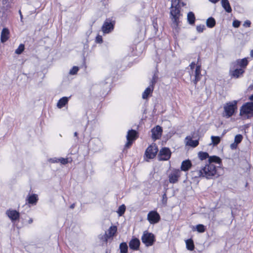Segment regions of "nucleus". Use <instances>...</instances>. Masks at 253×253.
I'll return each mask as SVG.
<instances>
[{
  "instance_id": "f704fd0d",
  "label": "nucleus",
  "mask_w": 253,
  "mask_h": 253,
  "mask_svg": "<svg viewBox=\"0 0 253 253\" xmlns=\"http://www.w3.org/2000/svg\"><path fill=\"white\" fill-rule=\"evenodd\" d=\"M126 211V206L124 205H122L119 207L118 210V213L120 216L122 215Z\"/></svg>"
},
{
  "instance_id": "f03ea898",
  "label": "nucleus",
  "mask_w": 253,
  "mask_h": 253,
  "mask_svg": "<svg viewBox=\"0 0 253 253\" xmlns=\"http://www.w3.org/2000/svg\"><path fill=\"white\" fill-rule=\"evenodd\" d=\"M202 169L203 177L207 179H211L213 177H217L220 175L218 171L219 168L216 167L213 164H207Z\"/></svg>"
},
{
  "instance_id": "13d9d810",
  "label": "nucleus",
  "mask_w": 253,
  "mask_h": 253,
  "mask_svg": "<svg viewBox=\"0 0 253 253\" xmlns=\"http://www.w3.org/2000/svg\"><path fill=\"white\" fill-rule=\"evenodd\" d=\"M165 197H166V194H164L163 195V199L165 198Z\"/></svg>"
},
{
  "instance_id": "2f4dec72",
  "label": "nucleus",
  "mask_w": 253,
  "mask_h": 253,
  "mask_svg": "<svg viewBox=\"0 0 253 253\" xmlns=\"http://www.w3.org/2000/svg\"><path fill=\"white\" fill-rule=\"evenodd\" d=\"M198 156L201 160H205L207 158L209 159V155L208 153L204 152H200L198 153Z\"/></svg>"
},
{
  "instance_id": "3c124183",
  "label": "nucleus",
  "mask_w": 253,
  "mask_h": 253,
  "mask_svg": "<svg viewBox=\"0 0 253 253\" xmlns=\"http://www.w3.org/2000/svg\"><path fill=\"white\" fill-rule=\"evenodd\" d=\"M209 0L211 1V2H212V3H216L218 1H219V0Z\"/></svg>"
},
{
  "instance_id": "9d476101",
  "label": "nucleus",
  "mask_w": 253,
  "mask_h": 253,
  "mask_svg": "<svg viewBox=\"0 0 253 253\" xmlns=\"http://www.w3.org/2000/svg\"><path fill=\"white\" fill-rule=\"evenodd\" d=\"M114 21H111L109 19H106L102 26V32L105 34L110 33L114 29Z\"/></svg>"
},
{
  "instance_id": "8fccbe9b",
  "label": "nucleus",
  "mask_w": 253,
  "mask_h": 253,
  "mask_svg": "<svg viewBox=\"0 0 253 253\" xmlns=\"http://www.w3.org/2000/svg\"><path fill=\"white\" fill-rule=\"evenodd\" d=\"M75 204H74H74H72V205L70 206V208L71 209H73L75 208Z\"/></svg>"
},
{
  "instance_id": "de8ad7c7",
  "label": "nucleus",
  "mask_w": 253,
  "mask_h": 253,
  "mask_svg": "<svg viewBox=\"0 0 253 253\" xmlns=\"http://www.w3.org/2000/svg\"><path fill=\"white\" fill-rule=\"evenodd\" d=\"M50 162H51V163H57V162H58V159H51L50 160Z\"/></svg>"
},
{
  "instance_id": "4d7b16f0",
  "label": "nucleus",
  "mask_w": 253,
  "mask_h": 253,
  "mask_svg": "<svg viewBox=\"0 0 253 253\" xmlns=\"http://www.w3.org/2000/svg\"><path fill=\"white\" fill-rule=\"evenodd\" d=\"M78 132H75L74 133V136H75V137H77V138H78Z\"/></svg>"
},
{
  "instance_id": "6ab92c4d",
  "label": "nucleus",
  "mask_w": 253,
  "mask_h": 253,
  "mask_svg": "<svg viewBox=\"0 0 253 253\" xmlns=\"http://www.w3.org/2000/svg\"><path fill=\"white\" fill-rule=\"evenodd\" d=\"M186 145L195 147L199 144V141L197 140H193L190 136H187L186 137Z\"/></svg>"
},
{
  "instance_id": "0eeeda50",
  "label": "nucleus",
  "mask_w": 253,
  "mask_h": 253,
  "mask_svg": "<svg viewBox=\"0 0 253 253\" xmlns=\"http://www.w3.org/2000/svg\"><path fill=\"white\" fill-rule=\"evenodd\" d=\"M141 240L146 246H150L153 244L155 241V237L152 233L144 232Z\"/></svg>"
},
{
  "instance_id": "c03bdc74",
  "label": "nucleus",
  "mask_w": 253,
  "mask_h": 253,
  "mask_svg": "<svg viewBox=\"0 0 253 253\" xmlns=\"http://www.w3.org/2000/svg\"><path fill=\"white\" fill-rule=\"evenodd\" d=\"M96 42L98 43H102L103 42L102 37L98 35L96 38Z\"/></svg>"
},
{
  "instance_id": "39448f33",
  "label": "nucleus",
  "mask_w": 253,
  "mask_h": 253,
  "mask_svg": "<svg viewBox=\"0 0 253 253\" xmlns=\"http://www.w3.org/2000/svg\"><path fill=\"white\" fill-rule=\"evenodd\" d=\"M240 115L247 116V118L253 116V102H248L243 105L240 109Z\"/></svg>"
},
{
  "instance_id": "a878e982",
  "label": "nucleus",
  "mask_w": 253,
  "mask_h": 253,
  "mask_svg": "<svg viewBox=\"0 0 253 253\" xmlns=\"http://www.w3.org/2000/svg\"><path fill=\"white\" fill-rule=\"evenodd\" d=\"M154 87L153 86H149L148 87L142 94V98L143 99H147L149 95L152 92Z\"/></svg>"
},
{
  "instance_id": "5fc2aeb1",
  "label": "nucleus",
  "mask_w": 253,
  "mask_h": 253,
  "mask_svg": "<svg viewBox=\"0 0 253 253\" xmlns=\"http://www.w3.org/2000/svg\"><path fill=\"white\" fill-rule=\"evenodd\" d=\"M33 222V219L32 218H30L29 220H28V223L29 224H31Z\"/></svg>"
},
{
  "instance_id": "603ef678",
  "label": "nucleus",
  "mask_w": 253,
  "mask_h": 253,
  "mask_svg": "<svg viewBox=\"0 0 253 253\" xmlns=\"http://www.w3.org/2000/svg\"><path fill=\"white\" fill-rule=\"evenodd\" d=\"M19 14H20V18H21V20H22V18H23V16H22V13H21V12L20 10L19 11Z\"/></svg>"
},
{
  "instance_id": "72a5a7b5",
  "label": "nucleus",
  "mask_w": 253,
  "mask_h": 253,
  "mask_svg": "<svg viewBox=\"0 0 253 253\" xmlns=\"http://www.w3.org/2000/svg\"><path fill=\"white\" fill-rule=\"evenodd\" d=\"M99 239L103 242L107 243L108 240L109 239L107 235V232H105L104 234H100L98 236Z\"/></svg>"
},
{
  "instance_id": "1a4fd4ad",
  "label": "nucleus",
  "mask_w": 253,
  "mask_h": 253,
  "mask_svg": "<svg viewBox=\"0 0 253 253\" xmlns=\"http://www.w3.org/2000/svg\"><path fill=\"white\" fill-rule=\"evenodd\" d=\"M158 151V149L156 144H152L147 148L145 155L148 159H153L156 156Z\"/></svg>"
},
{
  "instance_id": "c85d7f7f",
  "label": "nucleus",
  "mask_w": 253,
  "mask_h": 253,
  "mask_svg": "<svg viewBox=\"0 0 253 253\" xmlns=\"http://www.w3.org/2000/svg\"><path fill=\"white\" fill-rule=\"evenodd\" d=\"M187 19L190 24H193L195 23V17L192 12H189L187 15Z\"/></svg>"
},
{
  "instance_id": "ddd939ff",
  "label": "nucleus",
  "mask_w": 253,
  "mask_h": 253,
  "mask_svg": "<svg viewBox=\"0 0 253 253\" xmlns=\"http://www.w3.org/2000/svg\"><path fill=\"white\" fill-rule=\"evenodd\" d=\"M181 172L179 169H174L169 174V181L171 183H176L179 177L180 176Z\"/></svg>"
},
{
  "instance_id": "a19ab883",
  "label": "nucleus",
  "mask_w": 253,
  "mask_h": 253,
  "mask_svg": "<svg viewBox=\"0 0 253 253\" xmlns=\"http://www.w3.org/2000/svg\"><path fill=\"white\" fill-rule=\"evenodd\" d=\"M158 76L156 74L154 75L153 76L152 79L151 80V84H152L150 86H153L154 87V84L157 82V81L158 80Z\"/></svg>"
},
{
  "instance_id": "c9c22d12",
  "label": "nucleus",
  "mask_w": 253,
  "mask_h": 253,
  "mask_svg": "<svg viewBox=\"0 0 253 253\" xmlns=\"http://www.w3.org/2000/svg\"><path fill=\"white\" fill-rule=\"evenodd\" d=\"M24 49V45L23 44H20L18 48L16 49L15 52L16 54H20Z\"/></svg>"
},
{
  "instance_id": "4468645a",
  "label": "nucleus",
  "mask_w": 253,
  "mask_h": 253,
  "mask_svg": "<svg viewBox=\"0 0 253 253\" xmlns=\"http://www.w3.org/2000/svg\"><path fill=\"white\" fill-rule=\"evenodd\" d=\"M162 128L159 126H157L154 127L151 130L152 138L154 140L159 139L162 135Z\"/></svg>"
},
{
  "instance_id": "423d86ee",
  "label": "nucleus",
  "mask_w": 253,
  "mask_h": 253,
  "mask_svg": "<svg viewBox=\"0 0 253 253\" xmlns=\"http://www.w3.org/2000/svg\"><path fill=\"white\" fill-rule=\"evenodd\" d=\"M127 142L125 145V148H129L134 140L137 138V132L134 129L129 130L126 135Z\"/></svg>"
},
{
  "instance_id": "6e6d98bb",
  "label": "nucleus",
  "mask_w": 253,
  "mask_h": 253,
  "mask_svg": "<svg viewBox=\"0 0 253 253\" xmlns=\"http://www.w3.org/2000/svg\"><path fill=\"white\" fill-rule=\"evenodd\" d=\"M249 98L251 100L253 101V94L251 96H250Z\"/></svg>"
},
{
  "instance_id": "f257e3e1",
  "label": "nucleus",
  "mask_w": 253,
  "mask_h": 253,
  "mask_svg": "<svg viewBox=\"0 0 253 253\" xmlns=\"http://www.w3.org/2000/svg\"><path fill=\"white\" fill-rule=\"evenodd\" d=\"M180 0H172L170 14L172 21V26L175 28L178 26L179 22V17L180 16Z\"/></svg>"
},
{
  "instance_id": "aec40b11",
  "label": "nucleus",
  "mask_w": 253,
  "mask_h": 253,
  "mask_svg": "<svg viewBox=\"0 0 253 253\" xmlns=\"http://www.w3.org/2000/svg\"><path fill=\"white\" fill-rule=\"evenodd\" d=\"M191 162L189 160H185L182 162L181 169L183 171L188 170L191 167Z\"/></svg>"
},
{
  "instance_id": "6e6552de",
  "label": "nucleus",
  "mask_w": 253,
  "mask_h": 253,
  "mask_svg": "<svg viewBox=\"0 0 253 253\" xmlns=\"http://www.w3.org/2000/svg\"><path fill=\"white\" fill-rule=\"evenodd\" d=\"M171 152L169 148L167 147L163 148L160 150L158 154V159L160 161H167L171 156Z\"/></svg>"
},
{
  "instance_id": "f3484780",
  "label": "nucleus",
  "mask_w": 253,
  "mask_h": 253,
  "mask_svg": "<svg viewBox=\"0 0 253 253\" xmlns=\"http://www.w3.org/2000/svg\"><path fill=\"white\" fill-rule=\"evenodd\" d=\"M208 161L209 164H213V163H215L217 164H218L219 166L217 167L220 169L222 162L221 160L219 157L216 156H210L209 157Z\"/></svg>"
},
{
  "instance_id": "7c9ffc66",
  "label": "nucleus",
  "mask_w": 253,
  "mask_h": 253,
  "mask_svg": "<svg viewBox=\"0 0 253 253\" xmlns=\"http://www.w3.org/2000/svg\"><path fill=\"white\" fill-rule=\"evenodd\" d=\"M186 247L188 250L193 251L194 249V245L193 241L191 239L186 241Z\"/></svg>"
},
{
  "instance_id": "2eb2a0df",
  "label": "nucleus",
  "mask_w": 253,
  "mask_h": 253,
  "mask_svg": "<svg viewBox=\"0 0 253 253\" xmlns=\"http://www.w3.org/2000/svg\"><path fill=\"white\" fill-rule=\"evenodd\" d=\"M6 214L12 221H15L19 219L20 213L16 210H8L6 211Z\"/></svg>"
},
{
  "instance_id": "4c0bfd02",
  "label": "nucleus",
  "mask_w": 253,
  "mask_h": 253,
  "mask_svg": "<svg viewBox=\"0 0 253 253\" xmlns=\"http://www.w3.org/2000/svg\"><path fill=\"white\" fill-rule=\"evenodd\" d=\"M243 139V136L241 134H237L235 136L234 142L238 144H239Z\"/></svg>"
},
{
  "instance_id": "58836bf2",
  "label": "nucleus",
  "mask_w": 253,
  "mask_h": 253,
  "mask_svg": "<svg viewBox=\"0 0 253 253\" xmlns=\"http://www.w3.org/2000/svg\"><path fill=\"white\" fill-rule=\"evenodd\" d=\"M197 230L200 233H203L205 231V226L203 224H198L196 226Z\"/></svg>"
},
{
  "instance_id": "cd10ccee",
  "label": "nucleus",
  "mask_w": 253,
  "mask_h": 253,
  "mask_svg": "<svg viewBox=\"0 0 253 253\" xmlns=\"http://www.w3.org/2000/svg\"><path fill=\"white\" fill-rule=\"evenodd\" d=\"M207 26L209 28H212L215 25V20L212 17L209 18L206 21Z\"/></svg>"
},
{
  "instance_id": "5701e85b",
  "label": "nucleus",
  "mask_w": 253,
  "mask_h": 253,
  "mask_svg": "<svg viewBox=\"0 0 253 253\" xmlns=\"http://www.w3.org/2000/svg\"><path fill=\"white\" fill-rule=\"evenodd\" d=\"M9 33V31L7 29H3L1 33V41L2 42H6L8 40Z\"/></svg>"
},
{
  "instance_id": "ea45409f",
  "label": "nucleus",
  "mask_w": 253,
  "mask_h": 253,
  "mask_svg": "<svg viewBox=\"0 0 253 253\" xmlns=\"http://www.w3.org/2000/svg\"><path fill=\"white\" fill-rule=\"evenodd\" d=\"M196 29L198 32L201 33L205 29V26L204 25H200L197 26Z\"/></svg>"
},
{
  "instance_id": "20e7f679",
  "label": "nucleus",
  "mask_w": 253,
  "mask_h": 253,
  "mask_svg": "<svg viewBox=\"0 0 253 253\" xmlns=\"http://www.w3.org/2000/svg\"><path fill=\"white\" fill-rule=\"evenodd\" d=\"M237 101L236 100L226 103L223 107V116L229 118L233 115L237 109Z\"/></svg>"
},
{
  "instance_id": "473e14b6",
  "label": "nucleus",
  "mask_w": 253,
  "mask_h": 253,
  "mask_svg": "<svg viewBox=\"0 0 253 253\" xmlns=\"http://www.w3.org/2000/svg\"><path fill=\"white\" fill-rule=\"evenodd\" d=\"M211 139L213 145H217L220 141V137L219 136H211Z\"/></svg>"
},
{
  "instance_id": "7ed1b4c3",
  "label": "nucleus",
  "mask_w": 253,
  "mask_h": 253,
  "mask_svg": "<svg viewBox=\"0 0 253 253\" xmlns=\"http://www.w3.org/2000/svg\"><path fill=\"white\" fill-rule=\"evenodd\" d=\"M195 66L194 62H192L190 65L191 71L189 72L190 76V79L192 82H193L194 85L196 86L197 83L201 79V66L200 65L196 66V69L194 70V68Z\"/></svg>"
},
{
  "instance_id": "b1692460",
  "label": "nucleus",
  "mask_w": 253,
  "mask_h": 253,
  "mask_svg": "<svg viewBox=\"0 0 253 253\" xmlns=\"http://www.w3.org/2000/svg\"><path fill=\"white\" fill-rule=\"evenodd\" d=\"M117 232V227L115 226H111L107 232V235L108 238H110L114 236Z\"/></svg>"
},
{
  "instance_id": "c756f323",
  "label": "nucleus",
  "mask_w": 253,
  "mask_h": 253,
  "mask_svg": "<svg viewBox=\"0 0 253 253\" xmlns=\"http://www.w3.org/2000/svg\"><path fill=\"white\" fill-rule=\"evenodd\" d=\"M121 253H127L128 247L126 243H122L120 245Z\"/></svg>"
},
{
  "instance_id": "bb28decb",
  "label": "nucleus",
  "mask_w": 253,
  "mask_h": 253,
  "mask_svg": "<svg viewBox=\"0 0 253 253\" xmlns=\"http://www.w3.org/2000/svg\"><path fill=\"white\" fill-rule=\"evenodd\" d=\"M192 176L194 178H198L200 177H203V173L202 172V169L193 170L191 171Z\"/></svg>"
},
{
  "instance_id": "a211bd4d",
  "label": "nucleus",
  "mask_w": 253,
  "mask_h": 253,
  "mask_svg": "<svg viewBox=\"0 0 253 253\" xmlns=\"http://www.w3.org/2000/svg\"><path fill=\"white\" fill-rule=\"evenodd\" d=\"M221 3L222 6L227 12L230 13L232 11L228 0H221Z\"/></svg>"
},
{
  "instance_id": "79ce46f5",
  "label": "nucleus",
  "mask_w": 253,
  "mask_h": 253,
  "mask_svg": "<svg viewBox=\"0 0 253 253\" xmlns=\"http://www.w3.org/2000/svg\"><path fill=\"white\" fill-rule=\"evenodd\" d=\"M60 162L61 164L65 165L68 163V159L61 158L58 159V162Z\"/></svg>"
},
{
  "instance_id": "4be33fe9",
  "label": "nucleus",
  "mask_w": 253,
  "mask_h": 253,
  "mask_svg": "<svg viewBox=\"0 0 253 253\" xmlns=\"http://www.w3.org/2000/svg\"><path fill=\"white\" fill-rule=\"evenodd\" d=\"M69 97H63L59 99L57 104V106L58 108H62L68 102Z\"/></svg>"
},
{
  "instance_id": "864d4df0",
  "label": "nucleus",
  "mask_w": 253,
  "mask_h": 253,
  "mask_svg": "<svg viewBox=\"0 0 253 253\" xmlns=\"http://www.w3.org/2000/svg\"><path fill=\"white\" fill-rule=\"evenodd\" d=\"M250 55L252 58H253V49L251 51Z\"/></svg>"
},
{
  "instance_id": "dca6fc26",
  "label": "nucleus",
  "mask_w": 253,
  "mask_h": 253,
  "mask_svg": "<svg viewBox=\"0 0 253 253\" xmlns=\"http://www.w3.org/2000/svg\"><path fill=\"white\" fill-rule=\"evenodd\" d=\"M140 246V241L137 238L132 239L129 243L130 249L133 250H138Z\"/></svg>"
},
{
  "instance_id": "49530a36",
  "label": "nucleus",
  "mask_w": 253,
  "mask_h": 253,
  "mask_svg": "<svg viewBox=\"0 0 253 253\" xmlns=\"http://www.w3.org/2000/svg\"><path fill=\"white\" fill-rule=\"evenodd\" d=\"M237 145L238 144L237 143H236L235 142L231 144L230 145V148L232 149H235L236 148H237Z\"/></svg>"
},
{
  "instance_id": "09e8293b",
  "label": "nucleus",
  "mask_w": 253,
  "mask_h": 253,
  "mask_svg": "<svg viewBox=\"0 0 253 253\" xmlns=\"http://www.w3.org/2000/svg\"><path fill=\"white\" fill-rule=\"evenodd\" d=\"M180 7L181 6H183L185 5V4L183 2L181 1V0H180Z\"/></svg>"
},
{
  "instance_id": "e433bc0d",
  "label": "nucleus",
  "mask_w": 253,
  "mask_h": 253,
  "mask_svg": "<svg viewBox=\"0 0 253 253\" xmlns=\"http://www.w3.org/2000/svg\"><path fill=\"white\" fill-rule=\"evenodd\" d=\"M79 68L77 66H74L70 71L69 74L71 75H76L78 72Z\"/></svg>"
},
{
  "instance_id": "f8f14e48",
  "label": "nucleus",
  "mask_w": 253,
  "mask_h": 253,
  "mask_svg": "<svg viewBox=\"0 0 253 253\" xmlns=\"http://www.w3.org/2000/svg\"><path fill=\"white\" fill-rule=\"evenodd\" d=\"M233 67L231 68L229 71V74L232 78L235 79L238 78L244 73V70L243 69H235V63H233Z\"/></svg>"
},
{
  "instance_id": "393cba45",
  "label": "nucleus",
  "mask_w": 253,
  "mask_h": 253,
  "mask_svg": "<svg viewBox=\"0 0 253 253\" xmlns=\"http://www.w3.org/2000/svg\"><path fill=\"white\" fill-rule=\"evenodd\" d=\"M236 64V63H235ZM248 64V61L247 58H244L241 60H238L236 61V64L240 66L242 68H245Z\"/></svg>"
},
{
  "instance_id": "a18cd8bd",
  "label": "nucleus",
  "mask_w": 253,
  "mask_h": 253,
  "mask_svg": "<svg viewBox=\"0 0 253 253\" xmlns=\"http://www.w3.org/2000/svg\"><path fill=\"white\" fill-rule=\"evenodd\" d=\"M251 22L249 20H246L243 24V26L246 27H250L251 26Z\"/></svg>"
},
{
  "instance_id": "412c9836",
  "label": "nucleus",
  "mask_w": 253,
  "mask_h": 253,
  "mask_svg": "<svg viewBox=\"0 0 253 253\" xmlns=\"http://www.w3.org/2000/svg\"><path fill=\"white\" fill-rule=\"evenodd\" d=\"M27 200L29 204L36 205L38 200V195L36 194L29 195L27 197Z\"/></svg>"
},
{
  "instance_id": "37998d69",
  "label": "nucleus",
  "mask_w": 253,
  "mask_h": 253,
  "mask_svg": "<svg viewBox=\"0 0 253 253\" xmlns=\"http://www.w3.org/2000/svg\"><path fill=\"white\" fill-rule=\"evenodd\" d=\"M240 22L238 20H234L233 22V26L235 28H238L240 26Z\"/></svg>"
},
{
  "instance_id": "9b49d317",
  "label": "nucleus",
  "mask_w": 253,
  "mask_h": 253,
  "mask_svg": "<svg viewBox=\"0 0 253 253\" xmlns=\"http://www.w3.org/2000/svg\"><path fill=\"white\" fill-rule=\"evenodd\" d=\"M147 219L151 224H155L159 221L160 216L156 211H151L147 215Z\"/></svg>"
}]
</instances>
